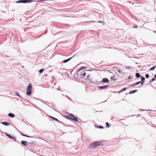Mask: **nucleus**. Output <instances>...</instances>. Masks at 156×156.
<instances>
[{
  "label": "nucleus",
  "mask_w": 156,
  "mask_h": 156,
  "mask_svg": "<svg viewBox=\"0 0 156 156\" xmlns=\"http://www.w3.org/2000/svg\"><path fill=\"white\" fill-rule=\"evenodd\" d=\"M96 127L99 129H103L104 128V127L103 126H96Z\"/></svg>",
  "instance_id": "obj_21"
},
{
  "label": "nucleus",
  "mask_w": 156,
  "mask_h": 156,
  "mask_svg": "<svg viewBox=\"0 0 156 156\" xmlns=\"http://www.w3.org/2000/svg\"><path fill=\"white\" fill-rule=\"evenodd\" d=\"M114 77H114V76H112V77H111L110 78L111 79H112V80Z\"/></svg>",
  "instance_id": "obj_37"
},
{
  "label": "nucleus",
  "mask_w": 156,
  "mask_h": 156,
  "mask_svg": "<svg viewBox=\"0 0 156 156\" xmlns=\"http://www.w3.org/2000/svg\"><path fill=\"white\" fill-rule=\"evenodd\" d=\"M68 59H67L65 60H64L63 61V62L64 63H65L68 62Z\"/></svg>",
  "instance_id": "obj_27"
},
{
  "label": "nucleus",
  "mask_w": 156,
  "mask_h": 156,
  "mask_svg": "<svg viewBox=\"0 0 156 156\" xmlns=\"http://www.w3.org/2000/svg\"><path fill=\"white\" fill-rule=\"evenodd\" d=\"M32 85L31 84H29L26 90L27 94L30 96L31 93Z\"/></svg>",
  "instance_id": "obj_3"
},
{
  "label": "nucleus",
  "mask_w": 156,
  "mask_h": 156,
  "mask_svg": "<svg viewBox=\"0 0 156 156\" xmlns=\"http://www.w3.org/2000/svg\"><path fill=\"white\" fill-rule=\"evenodd\" d=\"M118 72H119L120 73H121V70H118Z\"/></svg>",
  "instance_id": "obj_38"
},
{
  "label": "nucleus",
  "mask_w": 156,
  "mask_h": 156,
  "mask_svg": "<svg viewBox=\"0 0 156 156\" xmlns=\"http://www.w3.org/2000/svg\"><path fill=\"white\" fill-rule=\"evenodd\" d=\"M51 118H52V119H54V120H57V119L55 118H53V117H51Z\"/></svg>",
  "instance_id": "obj_35"
},
{
  "label": "nucleus",
  "mask_w": 156,
  "mask_h": 156,
  "mask_svg": "<svg viewBox=\"0 0 156 156\" xmlns=\"http://www.w3.org/2000/svg\"><path fill=\"white\" fill-rule=\"evenodd\" d=\"M63 115L67 118H68V114L66 111H63L62 112Z\"/></svg>",
  "instance_id": "obj_8"
},
{
  "label": "nucleus",
  "mask_w": 156,
  "mask_h": 156,
  "mask_svg": "<svg viewBox=\"0 0 156 156\" xmlns=\"http://www.w3.org/2000/svg\"><path fill=\"white\" fill-rule=\"evenodd\" d=\"M132 77L131 76H128V79H131L132 78Z\"/></svg>",
  "instance_id": "obj_33"
},
{
  "label": "nucleus",
  "mask_w": 156,
  "mask_h": 156,
  "mask_svg": "<svg viewBox=\"0 0 156 156\" xmlns=\"http://www.w3.org/2000/svg\"><path fill=\"white\" fill-rule=\"evenodd\" d=\"M140 83V82L139 81H138V82L136 83H135V84L136 85H138Z\"/></svg>",
  "instance_id": "obj_26"
},
{
  "label": "nucleus",
  "mask_w": 156,
  "mask_h": 156,
  "mask_svg": "<svg viewBox=\"0 0 156 156\" xmlns=\"http://www.w3.org/2000/svg\"><path fill=\"white\" fill-rule=\"evenodd\" d=\"M21 134L22 136H26V137H30V136H27V135H26L25 134H22V133H21Z\"/></svg>",
  "instance_id": "obj_23"
},
{
  "label": "nucleus",
  "mask_w": 156,
  "mask_h": 156,
  "mask_svg": "<svg viewBox=\"0 0 156 156\" xmlns=\"http://www.w3.org/2000/svg\"><path fill=\"white\" fill-rule=\"evenodd\" d=\"M15 94L17 96L19 97H20V95L18 94V93L17 92H16Z\"/></svg>",
  "instance_id": "obj_29"
},
{
  "label": "nucleus",
  "mask_w": 156,
  "mask_h": 156,
  "mask_svg": "<svg viewBox=\"0 0 156 156\" xmlns=\"http://www.w3.org/2000/svg\"><path fill=\"white\" fill-rule=\"evenodd\" d=\"M127 89V88L126 87H124L119 92V93H120L121 92H122L125 90H126Z\"/></svg>",
  "instance_id": "obj_14"
},
{
  "label": "nucleus",
  "mask_w": 156,
  "mask_h": 156,
  "mask_svg": "<svg viewBox=\"0 0 156 156\" xmlns=\"http://www.w3.org/2000/svg\"><path fill=\"white\" fill-rule=\"evenodd\" d=\"M140 78H141V81L145 82V77L143 76H141Z\"/></svg>",
  "instance_id": "obj_16"
},
{
  "label": "nucleus",
  "mask_w": 156,
  "mask_h": 156,
  "mask_svg": "<svg viewBox=\"0 0 156 156\" xmlns=\"http://www.w3.org/2000/svg\"><path fill=\"white\" fill-rule=\"evenodd\" d=\"M141 110H143V111H145V110H142V109H141Z\"/></svg>",
  "instance_id": "obj_43"
},
{
  "label": "nucleus",
  "mask_w": 156,
  "mask_h": 156,
  "mask_svg": "<svg viewBox=\"0 0 156 156\" xmlns=\"http://www.w3.org/2000/svg\"><path fill=\"white\" fill-rule=\"evenodd\" d=\"M44 71V69H41L39 71V72L40 73H41L43 72Z\"/></svg>",
  "instance_id": "obj_25"
},
{
  "label": "nucleus",
  "mask_w": 156,
  "mask_h": 156,
  "mask_svg": "<svg viewBox=\"0 0 156 156\" xmlns=\"http://www.w3.org/2000/svg\"><path fill=\"white\" fill-rule=\"evenodd\" d=\"M140 83H141V84L142 85H143L144 84V82L143 81H140Z\"/></svg>",
  "instance_id": "obj_32"
},
{
  "label": "nucleus",
  "mask_w": 156,
  "mask_h": 156,
  "mask_svg": "<svg viewBox=\"0 0 156 156\" xmlns=\"http://www.w3.org/2000/svg\"><path fill=\"white\" fill-rule=\"evenodd\" d=\"M99 23H102V21H99Z\"/></svg>",
  "instance_id": "obj_41"
},
{
  "label": "nucleus",
  "mask_w": 156,
  "mask_h": 156,
  "mask_svg": "<svg viewBox=\"0 0 156 156\" xmlns=\"http://www.w3.org/2000/svg\"><path fill=\"white\" fill-rule=\"evenodd\" d=\"M151 110H147V111H150Z\"/></svg>",
  "instance_id": "obj_44"
},
{
  "label": "nucleus",
  "mask_w": 156,
  "mask_h": 156,
  "mask_svg": "<svg viewBox=\"0 0 156 156\" xmlns=\"http://www.w3.org/2000/svg\"><path fill=\"white\" fill-rule=\"evenodd\" d=\"M6 135L8 136V137H9V138H11V139H14L15 140V139L12 137L9 134H6Z\"/></svg>",
  "instance_id": "obj_18"
},
{
  "label": "nucleus",
  "mask_w": 156,
  "mask_h": 156,
  "mask_svg": "<svg viewBox=\"0 0 156 156\" xmlns=\"http://www.w3.org/2000/svg\"><path fill=\"white\" fill-rule=\"evenodd\" d=\"M100 145H103V144L101 143H100V142L99 141H95L90 144V148H94Z\"/></svg>",
  "instance_id": "obj_1"
},
{
  "label": "nucleus",
  "mask_w": 156,
  "mask_h": 156,
  "mask_svg": "<svg viewBox=\"0 0 156 156\" xmlns=\"http://www.w3.org/2000/svg\"><path fill=\"white\" fill-rule=\"evenodd\" d=\"M90 71H91L92 70H89Z\"/></svg>",
  "instance_id": "obj_45"
},
{
  "label": "nucleus",
  "mask_w": 156,
  "mask_h": 156,
  "mask_svg": "<svg viewBox=\"0 0 156 156\" xmlns=\"http://www.w3.org/2000/svg\"><path fill=\"white\" fill-rule=\"evenodd\" d=\"M135 85H136L135 84V83H134L133 84H130L129 86H131V87H135Z\"/></svg>",
  "instance_id": "obj_28"
},
{
  "label": "nucleus",
  "mask_w": 156,
  "mask_h": 156,
  "mask_svg": "<svg viewBox=\"0 0 156 156\" xmlns=\"http://www.w3.org/2000/svg\"><path fill=\"white\" fill-rule=\"evenodd\" d=\"M156 67V66H154L151 67L150 68V70H154V69H155Z\"/></svg>",
  "instance_id": "obj_20"
},
{
  "label": "nucleus",
  "mask_w": 156,
  "mask_h": 156,
  "mask_svg": "<svg viewBox=\"0 0 156 156\" xmlns=\"http://www.w3.org/2000/svg\"><path fill=\"white\" fill-rule=\"evenodd\" d=\"M21 143L22 144L24 145V146L27 145V141H22L21 142Z\"/></svg>",
  "instance_id": "obj_11"
},
{
  "label": "nucleus",
  "mask_w": 156,
  "mask_h": 156,
  "mask_svg": "<svg viewBox=\"0 0 156 156\" xmlns=\"http://www.w3.org/2000/svg\"><path fill=\"white\" fill-rule=\"evenodd\" d=\"M108 87V85L99 86L98 87L101 90H103L106 89Z\"/></svg>",
  "instance_id": "obj_7"
},
{
  "label": "nucleus",
  "mask_w": 156,
  "mask_h": 156,
  "mask_svg": "<svg viewBox=\"0 0 156 156\" xmlns=\"http://www.w3.org/2000/svg\"><path fill=\"white\" fill-rule=\"evenodd\" d=\"M116 80V79H114L113 80L114 81H115Z\"/></svg>",
  "instance_id": "obj_42"
},
{
  "label": "nucleus",
  "mask_w": 156,
  "mask_h": 156,
  "mask_svg": "<svg viewBox=\"0 0 156 156\" xmlns=\"http://www.w3.org/2000/svg\"><path fill=\"white\" fill-rule=\"evenodd\" d=\"M125 68L126 69H128L130 68H132V67L131 66H125Z\"/></svg>",
  "instance_id": "obj_22"
},
{
  "label": "nucleus",
  "mask_w": 156,
  "mask_h": 156,
  "mask_svg": "<svg viewBox=\"0 0 156 156\" xmlns=\"http://www.w3.org/2000/svg\"><path fill=\"white\" fill-rule=\"evenodd\" d=\"M73 57H70V58H69V60H70L72 59V58H73Z\"/></svg>",
  "instance_id": "obj_36"
},
{
  "label": "nucleus",
  "mask_w": 156,
  "mask_h": 156,
  "mask_svg": "<svg viewBox=\"0 0 156 156\" xmlns=\"http://www.w3.org/2000/svg\"><path fill=\"white\" fill-rule=\"evenodd\" d=\"M79 75H82L83 76H85L86 75V73L85 72H84V71L83 72L82 74L80 73H79Z\"/></svg>",
  "instance_id": "obj_12"
},
{
  "label": "nucleus",
  "mask_w": 156,
  "mask_h": 156,
  "mask_svg": "<svg viewBox=\"0 0 156 156\" xmlns=\"http://www.w3.org/2000/svg\"><path fill=\"white\" fill-rule=\"evenodd\" d=\"M154 78H155V79H156V74L154 76Z\"/></svg>",
  "instance_id": "obj_39"
},
{
  "label": "nucleus",
  "mask_w": 156,
  "mask_h": 156,
  "mask_svg": "<svg viewBox=\"0 0 156 156\" xmlns=\"http://www.w3.org/2000/svg\"><path fill=\"white\" fill-rule=\"evenodd\" d=\"M106 127L107 128H109L110 126V124L108 122L106 123Z\"/></svg>",
  "instance_id": "obj_17"
},
{
  "label": "nucleus",
  "mask_w": 156,
  "mask_h": 156,
  "mask_svg": "<svg viewBox=\"0 0 156 156\" xmlns=\"http://www.w3.org/2000/svg\"><path fill=\"white\" fill-rule=\"evenodd\" d=\"M33 2L31 0H21L17 1V3H30Z\"/></svg>",
  "instance_id": "obj_5"
},
{
  "label": "nucleus",
  "mask_w": 156,
  "mask_h": 156,
  "mask_svg": "<svg viewBox=\"0 0 156 156\" xmlns=\"http://www.w3.org/2000/svg\"><path fill=\"white\" fill-rule=\"evenodd\" d=\"M89 81L90 82L93 83H96L97 82H93L91 80V79H89Z\"/></svg>",
  "instance_id": "obj_30"
},
{
  "label": "nucleus",
  "mask_w": 156,
  "mask_h": 156,
  "mask_svg": "<svg viewBox=\"0 0 156 156\" xmlns=\"http://www.w3.org/2000/svg\"><path fill=\"white\" fill-rule=\"evenodd\" d=\"M109 81L108 79L106 78H104L102 79V80L100 82V83L103 82L105 83H108Z\"/></svg>",
  "instance_id": "obj_6"
},
{
  "label": "nucleus",
  "mask_w": 156,
  "mask_h": 156,
  "mask_svg": "<svg viewBox=\"0 0 156 156\" xmlns=\"http://www.w3.org/2000/svg\"><path fill=\"white\" fill-rule=\"evenodd\" d=\"M1 123L4 125L5 126H9L10 125V123L8 122H1Z\"/></svg>",
  "instance_id": "obj_9"
},
{
  "label": "nucleus",
  "mask_w": 156,
  "mask_h": 156,
  "mask_svg": "<svg viewBox=\"0 0 156 156\" xmlns=\"http://www.w3.org/2000/svg\"><path fill=\"white\" fill-rule=\"evenodd\" d=\"M155 80V78H152L151 80H150V81H149V83H151V82H152L154 81Z\"/></svg>",
  "instance_id": "obj_19"
},
{
  "label": "nucleus",
  "mask_w": 156,
  "mask_h": 156,
  "mask_svg": "<svg viewBox=\"0 0 156 156\" xmlns=\"http://www.w3.org/2000/svg\"><path fill=\"white\" fill-rule=\"evenodd\" d=\"M69 119L71 120H73L76 122H78V118L74 116V115L71 113H69Z\"/></svg>",
  "instance_id": "obj_2"
},
{
  "label": "nucleus",
  "mask_w": 156,
  "mask_h": 156,
  "mask_svg": "<svg viewBox=\"0 0 156 156\" xmlns=\"http://www.w3.org/2000/svg\"><path fill=\"white\" fill-rule=\"evenodd\" d=\"M145 77L147 78H149V75L148 74H146V75H145Z\"/></svg>",
  "instance_id": "obj_24"
},
{
  "label": "nucleus",
  "mask_w": 156,
  "mask_h": 156,
  "mask_svg": "<svg viewBox=\"0 0 156 156\" xmlns=\"http://www.w3.org/2000/svg\"><path fill=\"white\" fill-rule=\"evenodd\" d=\"M136 78H139L141 77L139 73H136Z\"/></svg>",
  "instance_id": "obj_15"
},
{
  "label": "nucleus",
  "mask_w": 156,
  "mask_h": 156,
  "mask_svg": "<svg viewBox=\"0 0 156 156\" xmlns=\"http://www.w3.org/2000/svg\"><path fill=\"white\" fill-rule=\"evenodd\" d=\"M90 77V74H88L87 76V77L89 78Z\"/></svg>",
  "instance_id": "obj_34"
},
{
  "label": "nucleus",
  "mask_w": 156,
  "mask_h": 156,
  "mask_svg": "<svg viewBox=\"0 0 156 156\" xmlns=\"http://www.w3.org/2000/svg\"><path fill=\"white\" fill-rule=\"evenodd\" d=\"M137 27H138V26L137 25H135L133 27L134 28H137Z\"/></svg>",
  "instance_id": "obj_31"
},
{
  "label": "nucleus",
  "mask_w": 156,
  "mask_h": 156,
  "mask_svg": "<svg viewBox=\"0 0 156 156\" xmlns=\"http://www.w3.org/2000/svg\"><path fill=\"white\" fill-rule=\"evenodd\" d=\"M86 68V67L84 66H82L79 69L78 71L77 74H76L75 73H74V77L77 78L78 76V75H79L80 71L82 70L85 69Z\"/></svg>",
  "instance_id": "obj_4"
},
{
  "label": "nucleus",
  "mask_w": 156,
  "mask_h": 156,
  "mask_svg": "<svg viewBox=\"0 0 156 156\" xmlns=\"http://www.w3.org/2000/svg\"><path fill=\"white\" fill-rule=\"evenodd\" d=\"M8 116L12 118H13L15 116L14 115L13 113H9L8 114Z\"/></svg>",
  "instance_id": "obj_13"
},
{
  "label": "nucleus",
  "mask_w": 156,
  "mask_h": 156,
  "mask_svg": "<svg viewBox=\"0 0 156 156\" xmlns=\"http://www.w3.org/2000/svg\"><path fill=\"white\" fill-rule=\"evenodd\" d=\"M73 72V71H71V74H72V73Z\"/></svg>",
  "instance_id": "obj_40"
},
{
  "label": "nucleus",
  "mask_w": 156,
  "mask_h": 156,
  "mask_svg": "<svg viewBox=\"0 0 156 156\" xmlns=\"http://www.w3.org/2000/svg\"><path fill=\"white\" fill-rule=\"evenodd\" d=\"M137 91V90H133L130 91L129 93V94H133V93H135Z\"/></svg>",
  "instance_id": "obj_10"
}]
</instances>
